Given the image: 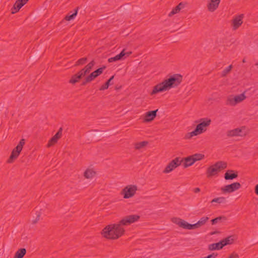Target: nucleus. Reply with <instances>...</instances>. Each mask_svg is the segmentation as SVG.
<instances>
[{
    "mask_svg": "<svg viewBox=\"0 0 258 258\" xmlns=\"http://www.w3.org/2000/svg\"><path fill=\"white\" fill-rule=\"evenodd\" d=\"M125 230L123 227L117 224L106 226L102 231L103 237L109 239H117L124 233Z\"/></svg>",
    "mask_w": 258,
    "mask_h": 258,
    "instance_id": "f03ea898",
    "label": "nucleus"
},
{
    "mask_svg": "<svg viewBox=\"0 0 258 258\" xmlns=\"http://www.w3.org/2000/svg\"><path fill=\"white\" fill-rule=\"evenodd\" d=\"M184 6H185V4L181 2V3H180L177 6L178 8H180V10H181L184 7Z\"/></svg>",
    "mask_w": 258,
    "mask_h": 258,
    "instance_id": "c03bdc74",
    "label": "nucleus"
},
{
    "mask_svg": "<svg viewBox=\"0 0 258 258\" xmlns=\"http://www.w3.org/2000/svg\"><path fill=\"white\" fill-rule=\"evenodd\" d=\"M196 123L199 122L194 131L187 133L185 136V139H190L193 136L201 134L207 131V127L210 125L211 120L208 118H201L199 121H196Z\"/></svg>",
    "mask_w": 258,
    "mask_h": 258,
    "instance_id": "7ed1b4c3",
    "label": "nucleus"
},
{
    "mask_svg": "<svg viewBox=\"0 0 258 258\" xmlns=\"http://www.w3.org/2000/svg\"><path fill=\"white\" fill-rule=\"evenodd\" d=\"M242 62H243V63H244V62H246V60H245V58H243V60H242Z\"/></svg>",
    "mask_w": 258,
    "mask_h": 258,
    "instance_id": "09e8293b",
    "label": "nucleus"
},
{
    "mask_svg": "<svg viewBox=\"0 0 258 258\" xmlns=\"http://www.w3.org/2000/svg\"><path fill=\"white\" fill-rule=\"evenodd\" d=\"M180 11V8H178L177 6H176L174 8L172 9V10L168 14L169 17H172L174 15L178 13Z\"/></svg>",
    "mask_w": 258,
    "mask_h": 258,
    "instance_id": "58836bf2",
    "label": "nucleus"
},
{
    "mask_svg": "<svg viewBox=\"0 0 258 258\" xmlns=\"http://www.w3.org/2000/svg\"><path fill=\"white\" fill-rule=\"evenodd\" d=\"M183 221H184V220L176 217L172 218L171 219V221L178 225L180 227H181V223H183Z\"/></svg>",
    "mask_w": 258,
    "mask_h": 258,
    "instance_id": "4c0bfd02",
    "label": "nucleus"
},
{
    "mask_svg": "<svg viewBox=\"0 0 258 258\" xmlns=\"http://www.w3.org/2000/svg\"><path fill=\"white\" fill-rule=\"evenodd\" d=\"M148 144L147 141H143L141 142L136 143L135 145V148L136 150H140L146 146H147Z\"/></svg>",
    "mask_w": 258,
    "mask_h": 258,
    "instance_id": "7c9ffc66",
    "label": "nucleus"
},
{
    "mask_svg": "<svg viewBox=\"0 0 258 258\" xmlns=\"http://www.w3.org/2000/svg\"><path fill=\"white\" fill-rule=\"evenodd\" d=\"M218 255V254L216 253H212L211 254L208 255L206 256V258H216V256Z\"/></svg>",
    "mask_w": 258,
    "mask_h": 258,
    "instance_id": "37998d69",
    "label": "nucleus"
},
{
    "mask_svg": "<svg viewBox=\"0 0 258 258\" xmlns=\"http://www.w3.org/2000/svg\"><path fill=\"white\" fill-rule=\"evenodd\" d=\"M232 237H233L232 236H228L227 238L221 240L223 247L227 245L231 244L233 243V242L234 241V239L232 238Z\"/></svg>",
    "mask_w": 258,
    "mask_h": 258,
    "instance_id": "bb28decb",
    "label": "nucleus"
},
{
    "mask_svg": "<svg viewBox=\"0 0 258 258\" xmlns=\"http://www.w3.org/2000/svg\"><path fill=\"white\" fill-rule=\"evenodd\" d=\"M137 186L136 185H129L125 186L121 191L124 199H129L133 197L137 190Z\"/></svg>",
    "mask_w": 258,
    "mask_h": 258,
    "instance_id": "0eeeda50",
    "label": "nucleus"
},
{
    "mask_svg": "<svg viewBox=\"0 0 258 258\" xmlns=\"http://www.w3.org/2000/svg\"><path fill=\"white\" fill-rule=\"evenodd\" d=\"M96 174V172L92 169L88 168L84 173V176L86 178L89 179L93 177Z\"/></svg>",
    "mask_w": 258,
    "mask_h": 258,
    "instance_id": "393cba45",
    "label": "nucleus"
},
{
    "mask_svg": "<svg viewBox=\"0 0 258 258\" xmlns=\"http://www.w3.org/2000/svg\"><path fill=\"white\" fill-rule=\"evenodd\" d=\"M140 216L138 215H130L123 217L119 223H117L120 226H128L135 222L138 221Z\"/></svg>",
    "mask_w": 258,
    "mask_h": 258,
    "instance_id": "423d86ee",
    "label": "nucleus"
},
{
    "mask_svg": "<svg viewBox=\"0 0 258 258\" xmlns=\"http://www.w3.org/2000/svg\"><path fill=\"white\" fill-rule=\"evenodd\" d=\"M242 132V130L239 128H236L232 130L228 131L227 132V136L228 137H233L236 136H241L240 133Z\"/></svg>",
    "mask_w": 258,
    "mask_h": 258,
    "instance_id": "a211bd4d",
    "label": "nucleus"
},
{
    "mask_svg": "<svg viewBox=\"0 0 258 258\" xmlns=\"http://www.w3.org/2000/svg\"><path fill=\"white\" fill-rule=\"evenodd\" d=\"M113 78L114 76H111L105 84H104L100 87V88H99V90L102 91L108 89L109 86L111 84V81L113 79Z\"/></svg>",
    "mask_w": 258,
    "mask_h": 258,
    "instance_id": "c756f323",
    "label": "nucleus"
},
{
    "mask_svg": "<svg viewBox=\"0 0 258 258\" xmlns=\"http://www.w3.org/2000/svg\"><path fill=\"white\" fill-rule=\"evenodd\" d=\"M183 160H180V157H176L170 161L166 166L163 172L168 173L171 172L178 166H180Z\"/></svg>",
    "mask_w": 258,
    "mask_h": 258,
    "instance_id": "6e6552de",
    "label": "nucleus"
},
{
    "mask_svg": "<svg viewBox=\"0 0 258 258\" xmlns=\"http://www.w3.org/2000/svg\"><path fill=\"white\" fill-rule=\"evenodd\" d=\"M223 247L221 241L209 244L208 249L210 250H219Z\"/></svg>",
    "mask_w": 258,
    "mask_h": 258,
    "instance_id": "4be33fe9",
    "label": "nucleus"
},
{
    "mask_svg": "<svg viewBox=\"0 0 258 258\" xmlns=\"http://www.w3.org/2000/svg\"><path fill=\"white\" fill-rule=\"evenodd\" d=\"M239 255L235 252H232L227 258H239Z\"/></svg>",
    "mask_w": 258,
    "mask_h": 258,
    "instance_id": "79ce46f5",
    "label": "nucleus"
},
{
    "mask_svg": "<svg viewBox=\"0 0 258 258\" xmlns=\"http://www.w3.org/2000/svg\"><path fill=\"white\" fill-rule=\"evenodd\" d=\"M227 164L224 161H218L207 168V176L208 177L216 175L221 170L226 168Z\"/></svg>",
    "mask_w": 258,
    "mask_h": 258,
    "instance_id": "20e7f679",
    "label": "nucleus"
},
{
    "mask_svg": "<svg viewBox=\"0 0 258 258\" xmlns=\"http://www.w3.org/2000/svg\"><path fill=\"white\" fill-rule=\"evenodd\" d=\"M25 144V139H22L18 145L13 150L9 159L8 160V163H12L14 160L18 158Z\"/></svg>",
    "mask_w": 258,
    "mask_h": 258,
    "instance_id": "39448f33",
    "label": "nucleus"
},
{
    "mask_svg": "<svg viewBox=\"0 0 258 258\" xmlns=\"http://www.w3.org/2000/svg\"><path fill=\"white\" fill-rule=\"evenodd\" d=\"M26 253V250L24 248L19 249L14 256V258H23Z\"/></svg>",
    "mask_w": 258,
    "mask_h": 258,
    "instance_id": "a878e982",
    "label": "nucleus"
},
{
    "mask_svg": "<svg viewBox=\"0 0 258 258\" xmlns=\"http://www.w3.org/2000/svg\"><path fill=\"white\" fill-rule=\"evenodd\" d=\"M221 0H211L210 3L208 5V9L210 12L215 11L218 8Z\"/></svg>",
    "mask_w": 258,
    "mask_h": 258,
    "instance_id": "f3484780",
    "label": "nucleus"
},
{
    "mask_svg": "<svg viewBox=\"0 0 258 258\" xmlns=\"http://www.w3.org/2000/svg\"><path fill=\"white\" fill-rule=\"evenodd\" d=\"M221 220H226V217L225 216H219L218 217L214 218L211 220L212 224V225L216 224V223H217L218 222H219Z\"/></svg>",
    "mask_w": 258,
    "mask_h": 258,
    "instance_id": "e433bc0d",
    "label": "nucleus"
},
{
    "mask_svg": "<svg viewBox=\"0 0 258 258\" xmlns=\"http://www.w3.org/2000/svg\"><path fill=\"white\" fill-rule=\"evenodd\" d=\"M215 233H216V232H212V233H211V234L212 235V234H215Z\"/></svg>",
    "mask_w": 258,
    "mask_h": 258,
    "instance_id": "3c124183",
    "label": "nucleus"
},
{
    "mask_svg": "<svg viewBox=\"0 0 258 258\" xmlns=\"http://www.w3.org/2000/svg\"><path fill=\"white\" fill-rule=\"evenodd\" d=\"M226 105L231 106H235L236 104L234 101V98L232 96H228L226 101Z\"/></svg>",
    "mask_w": 258,
    "mask_h": 258,
    "instance_id": "2f4dec72",
    "label": "nucleus"
},
{
    "mask_svg": "<svg viewBox=\"0 0 258 258\" xmlns=\"http://www.w3.org/2000/svg\"><path fill=\"white\" fill-rule=\"evenodd\" d=\"M217 203L219 204L225 203L226 202V199L224 197H218L213 199L211 203Z\"/></svg>",
    "mask_w": 258,
    "mask_h": 258,
    "instance_id": "c9c22d12",
    "label": "nucleus"
},
{
    "mask_svg": "<svg viewBox=\"0 0 258 258\" xmlns=\"http://www.w3.org/2000/svg\"><path fill=\"white\" fill-rule=\"evenodd\" d=\"M87 58L86 57L80 58L79 60H78L76 62V63L75 64V66L76 67V66L83 65L87 62Z\"/></svg>",
    "mask_w": 258,
    "mask_h": 258,
    "instance_id": "473e14b6",
    "label": "nucleus"
},
{
    "mask_svg": "<svg viewBox=\"0 0 258 258\" xmlns=\"http://www.w3.org/2000/svg\"><path fill=\"white\" fill-rule=\"evenodd\" d=\"M181 227L188 230L197 229L196 223L194 224H189L184 220L183 221V223H181Z\"/></svg>",
    "mask_w": 258,
    "mask_h": 258,
    "instance_id": "5701e85b",
    "label": "nucleus"
},
{
    "mask_svg": "<svg viewBox=\"0 0 258 258\" xmlns=\"http://www.w3.org/2000/svg\"><path fill=\"white\" fill-rule=\"evenodd\" d=\"M238 177V173L233 170H227L225 174L224 178L226 180H232Z\"/></svg>",
    "mask_w": 258,
    "mask_h": 258,
    "instance_id": "dca6fc26",
    "label": "nucleus"
},
{
    "mask_svg": "<svg viewBox=\"0 0 258 258\" xmlns=\"http://www.w3.org/2000/svg\"><path fill=\"white\" fill-rule=\"evenodd\" d=\"M234 101L235 102L236 104L242 102L246 98V96L244 95V93H243L240 94L239 95H237L234 97Z\"/></svg>",
    "mask_w": 258,
    "mask_h": 258,
    "instance_id": "c85d7f7f",
    "label": "nucleus"
},
{
    "mask_svg": "<svg viewBox=\"0 0 258 258\" xmlns=\"http://www.w3.org/2000/svg\"><path fill=\"white\" fill-rule=\"evenodd\" d=\"M95 64V61H94V60H92L91 62H90L83 69H81V70L82 71V72H83V73L85 75H86L91 72Z\"/></svg>",
    "mask_w": 258,
    "mask_h": 258,
    "instance_id": "aec40b11",
    "label": "nucleus"
},
{
    "mask_svg": "<svg viewBox=\"0 0 258 258\" xmlns=\"http://www.w3.org/2000/svg\"><path fill=\"white\" fill-rule=\"evenodd\" d=\"M132 53V52L131 51H128L125 52V49H123L119 54L116 55L114 57L108 58V61L109 62H112L117 60L124 59L125 58L131 55Z\"/></svg>",
    "mask_w": 258,
    "mask_h": 258,
    "instance_id": "9b49d317",
    "label": "nucleus"
},
{
    "mask_svg": "<svg viewBox=\"0 0 258 258\" xmlns=\"http://www.w3.org/2000/svg\"><path fill=\"white\" fill-rule=\"evenodd\" d=\"M86 75L83 73V72L80 70L77 74L72 76L69 82L71 84L74 85L76 83L79 82L81 79H82Z\"/></svg>",
    "mask_w": 258,
    "mask_h": 258,
    "instance_id": "ddd939ff",
    "label": "nucleus"
},
{
    "mask_svg": "<svg viewBox=\"0 0 258 258\" xmlns=\"http://www.w3.org/2000/svg\"><path fill=\"white\" fill-rule=\"evenodd\" d=\"M200 188H199V187H196L194 189V191L195 192V193H198L200 191Z\"/></svg>",
    "mask_w": 258,
    "mask_h": 258,
    "instance_id": "49530a36",
    "label": "nucleus"
},
{
    "mask_svg": "<svg viewBox=\"0 0 258 258\" xmlns=\"http://www.w3.org/2000/svg\"><path fill=\"white\" fill-rule=\"evenodd\" d=\"M254 191L256 195H258V184L255 186Z\"/></svg>",
    "mask_w": 258,
    "mask_h": 258,
    "instance_id": "a18cd8bd",
    "label": "nucleus"
},
{
    "mask_svg": "<svg viewBox=\"0 0 258 258\" xmlns=\"http://www.w3.org/2000/svg\"><path fill=\"white\" fill-rule=\"evenodd\" d=\"M205 156L202 154H195L191 156V157H192L193 159L195 160V162L197 161H200L204 159Z\"/></svg>",
    "mask_w": 258,
    "mask_h": 258,
    "instance_id": "72a5a7b5",
    "label": "nucleus"
},
{
    "mask_svg": "<svg viewBox=\"0 0 258 258\" xmlns=\"http://www.w3.org/2000/svg\"><path fill=\"white\" fill-rule=\"evenodd\" d=\"M158 109L148 111L146 113L144 120L145 121L150 122L152 121L156 116Z\"/></svg>",
    "mask_w": 258,
    "mask_h": 258,
    "instance_id": "2eb2a0df",
    "label": "nucleus"
},
{
    "mask_svg": "<svg viewBox=\"0 0 258 258\" xmlns=\"http://www.w3.org/2000/svg\"><path fill=\"white\" fill-rule=\"evenodd\" d=\"M232 68V66L231 64V65L229 66L228 67H227L225 69H224L222 72L221 77H224L226 76L230 72Z\"/></svg>",
    "mask_w": 258,
    "mask_h": 258,
    "instance_id": "f704fd0d",
    "label": "nucleus"
},
{
    "mask_svg": "<svg viewBox=\"0 0 258 258\" xmlns=\"http://www.w3.org/2000/svg\"><path fill=\"white\" fill-rule=\"evenodd\" d=\"M255 65L258 68V62L255 63Z\"/></svg>",
    "mask_w": 258,
    "mask_h": 258,
    "instance_id": "8fccbe9b",
    "label": "nucleus"
},
{
    "mask_svg": "<svg viewBox=\"0 0 258 258\" xmlns=\"http://www.w3.org/2000/svg\"><path fill=\"white\" fill-rule=\"evenodd\" d=\"M209 219V218L208 217H203L202 218H201L200 219V220L198 221V222L196 223L197 228H199L201 226L204 225L206 224V223L208 221Z\"/></svg>",
    "mask_w": 258,
    "mask_h": 258,
    "instance_id": "cd10ccee",
    "label": "nucleus"
},
{
    "mask_svg": "<svg viewBox=\"0 0 258 258\" xmlns=\"http://www.w3.org/2000/svg\"><path fill=\"white\" fill-rule=\"evenodd\" d=\"M25 5L29 0H20Z\"/></svg>",
    "mask_w": 258,
    "mask_h": 258,
    "instance_id": "de8ad7c7",
    "label": "nucleus"
},
{
    "mask_svg": "<svg viewBox=\"0 0 258 258\" xmlns=\"http://www.w3.org/2000/svg\"><path fill=\"white\" fill-rule=\"evenodd\" d=\"M241 187V184L239 182H234L230 184L225 185L221 188L224 194L232 192Z\"/></svg>",
    "mask_w": 258,
    "mask_h": 258,
    "instance_id": "1a4fd4ad",
    "label": "nucleus"
},
{
    "mask_svg": "<svg viewBox=\"0 0 258 258\" xmlns=\"http://www.w3.org/2000/svg\"><path fill=\"white\" fill-rule=\"evenodd\" d=\"M105 69L106 66H105L99 68V69L91 73L89 75H88V79H90L92 81H93L96 78L102 74L104 70Z\"/></svg>",
    "mask_w": 258,
    "mask_h": 258,
    "instance_id": "4468645a",
    "label": "nucleus"
},
{
    "mask_svg": "<svg viewBox=\"0 0 258 258\" xmlns=\"http://www.w3.org/2000/svg\"><path fill=\"white\" fill-rule=\"evenodd\" d=\"M243 14L235 16L232 21V27L233 30H237L243 23Z\"/></svg>",
    "mask_w": 258,
    "mask_h": 258,
    "instance_id": "9d476101",
    "label": "nucleus"
},
{
    "mask_svg": "<svg viewBox=\"0 0 258 258\" xmlns=\"http://www.w3.org/2000/svg\"><path fill=\"white\" fill-rule=\"evenodd\" d=\"M88 78L89 77L88 76L85 78L84 80L82 82L81 84V86H85L87 83L92 82V81L90 79H89Z\"/></svg>",
    "mask_w": 258,
    "mask_h": 258,
    "instance_id": "ea45409f",
    "label": "nucleus"
},
{
    "mask_svg": "<svg viewBox=\"0 0 258 258\" xmlns=\"http://www.w3.org/2000/svg\"><path fill=\"white\" fill-rule=\"evenodd\" d=\"M182 80V77L179 74H174L170 76L168 79L164 80L161 83L158 84L153 87L151 95L156 94L159 92H162L169 90L172 88L178 86Z\"/></svg>",
    "mask_w": 258,
    "mask_h": 258,
    "instance_id": "f257e3e1",
    "label": "nucleus"
},
{
    "mask_svg": "<svg viewBox=\"0 0 258 258\" xmlns=\"http://www.w3.org/2000/svg\"><path fill=\"white\" fill-rule=\"evenodd\" d=\"M40 217V213L39 212L37 214V216H36L35 219L32 221V223L34 224H36L39 220Z\"/></svg>",
    "mask_w": 258,
    "mask_h": 258,
    "instance_id": "a19ab883",
    "label": "nucleus"
},
{
    "mask_svg": "<svg viewBox=\"0 0 258 258\" xmlns=\"http://www.w3.org/2000/svg\"><path fill=\"white\" fill-rule=\"evenodd\" d=\"M99 135H100V133H98V134H97V136H99Z\"/></svg>",
    "mask_w": 258,
    "mask_h": 258,
    "instance_id": "603ef678",
    "label": "nucleus"
},
{
    "mask_svg": "<svg viewBox=\"0 0 258 258\" xmlns=\"http://www.w3.org/2000/svg\"><path fill=\"white\" fill-rule=\"evenodd\" d=\"M24 3H22L20 0H17L15 3L14 4L13 7L11 9V13L12 14H15L18 12L19 10L24 5Z\"/></svg>",
    "mask_w": 258,
    "mask_h": 258,
    "instance_id": "412c9836",
    "label": "nucleus"
},
{
    "mask_svg": "<svg viewBox=\"0 0 258 258\" xmlns=\"http://www.w3.org/2000/svg\"><path fill=\"white\" fill-rule=\"evenodd\" d=\"M62 132V128L61 127L56 134L49 140L47 145V147H50L57 142L58 140L61 137Z\"/></svg>",
    "mask_w": 258,
    "mask_h": 258,
    "instance_id": "f8f14e48",
    "label": "nucleus"
},
{
    "mask_svg": "<svg viewBox=\"0 0 258 258\" xmlns=\"http://www.w3.org/2000/svg\"><path fill=\"white\" fill-rule=\"evenodd\" d=\"M180 160H183V162L184 161L183 166L184 168L191 166L195 162V160L193 159L192 157H191V156L183 158H180Z\"/></svg>",
    "mask_w": 258,
    "mask_h": 258,
    "instance_id": "6ab92c4d",
    "label": "nucleus"
},
{
    "mask_svg": "<svg viewBox=\"0 0 258 258\" xmlns=\"http://www.w3.org/2000/svg\"><path fill=\"white\" fill-rule=\"evenodd\" d=\"M78 7L74 10V13H72V12L69 13L68 14L65 16L64 20L66 21H71L74 19L78 14Z\"/></svg>",
    "mask_w": 258,
    "mask_h": 258,
    "instance_id": "b1692460",
    "label": "nucleus"
}]
</instances>
